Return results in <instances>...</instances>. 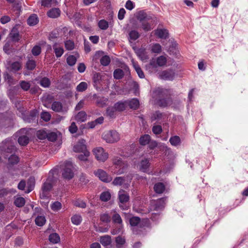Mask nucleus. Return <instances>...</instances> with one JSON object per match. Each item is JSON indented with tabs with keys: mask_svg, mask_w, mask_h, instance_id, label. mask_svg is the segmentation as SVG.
I'll list each match as a JSON object with an SVG mask.
<instances>
[{
	"mask_svg": "<svg viewBox=\"0 0 248 248\" xmlns=\"http://www.w3.org/2000/svg\"><path fill=\"white\" fill-rule=\"evenodd\" d=\"M173 95V91L170 89L157 88L153 92V97L158 99V105L162 107H166L171 105L172 99L171 97Z\"/></svg>",
	"mask_w": 248,
	"mask_h": 248,
	"instance_id": "1",
	"label": "nucleus"
},
{
	"mask_svg": "<svg viewBox=\"0 0 248 248\" xmlns=\"http://www.w3.org/2000/svg\"><path fill=\"white\" fill-rule=\"evenodd\" d=\"M102 138L106 142L113 143L118 141L120 139V134L115 130L106 131L103 133Z\"/></svg>",
	"mask_w": 248,
	"mask_h": 248,
	"instance_id": "2",
	"label": "nucleus"
},
{
	"mask_svg": "<svg viewBox=\"0 0 248 248\" xmlns=\"http://www.w3.org/2000/svg\"><path fill=\"white\" fill-rule=\"evenodd\" d=\"M95 158L99 162H104L108 157V154L101 147L94 148L93 150Z\"/></svg>",
	"mask_w": 248,
	"mask_h": 248,
	"instance_id": "3",
	"label": "nucleus"
},
{
	"mask_svg": "<svg viewBox=\"0 0 248 248\" xmlns=\"http://www.w3.org/2000/svg\"><path fill=\"white\" fill-rule=\"evenodd\" d=\"M110 214L112 215V219L113 222L120 225V227L118 230H113L111 232V234L115 235L121 232L123 227V221L120 215L115 211H111Z\"/></svg>",
	"mask_w": 248,
	"mask_h": 248,
	"instance_id": "4",
	"label": "nucleus"
},
{
	"mask_svg": "<svg viewBox=\"0 0 248 248\" xmlns=\"http://www.w3.org/2000/svg\"><path fill=\"white\" fill-rule=\"evenodd\" d=\"M17 134L19 136L18 139L19 144L22 146L26 145L29 141V134L27 130L26 129H21Z\"/></svg>",
	"mask_w": 248,
	"mask_h": 248,
	"instance_id": "5",
	"label": "nucleus"
},
{
	"mask_svg": "<svg viewBox=\"0 0 248 248\" xmlns=\"http://www.w3.org/2000/svg\"><path fill=\"white\" fill-rule=\"evenodd\" d=\"M73 165L70 162L66 163L65 168L63 169L62 175L64 179L70 180L74 176V172L73 171Z\"/></svg>",
	"mask_w": 248,
	"mask_h": 248,
	"instance_id": "6",
	"label": "nucleus"
},
{
	"mask_svg": "<svg viewBox=\"0 0 248 248\" xmlns=\"http://www.w3.org/2000/svg\"><path fill=\"white\" fill-rule=\"evenodd\" d=\"M166 201V198H162L152 202L151 205V210L156 211L162 210L165 207Z\"/></svg>",
	"mask_w": 248,
	"mask_h": 248,
	"instance_id": "7",
	"label": "nucleus"
},
{
	"mask_svg": "<svg viewBox=\"0 0 248 248\" xmlns=\"http://www.w3.org/2000/svg\"><path fill=\"white\" fill-rule=\"evenodd\" d=\"M119 200L120 201L119 206L123 210L127 209V207L125 205H123V204L128 202L129 200V196L128 193H127L124 190H121L119 191Z\"/></svg>",
	"mask_w": 248,
	"mask_h": 248,
	"instance_id": "8",
	"label": "nucleus"
},
{
	"mask_svg": "<svg viewBox=\"0 0 248 248\" xmlns=\"http://www.w3.org/2000/svg\"><path fill=\"white\" fill-rule=\"evenodd\" d=\"M94 173L100 180L106 183L110 182L112 179L110 176L108 175L106 171L101 169H99L97 171H94Z\"/></svg>",
	"mask_w": 248,
	"mask_h": 248,
	"instance_id": "9",
	"label": "nucleus"
},
{
	"mask_svg": "<svg viewBox=\"0 0 248 248\" xmlns=\"http://www.w3.org/2000/svg\"><path fill=\"white\" fill-rule=\"evenodd\" d=\"M174 77V73L172 70H164L159 73L160 78L164 80H171Z\"/></svg>",
	"mask_w": 248,
	"mask_h": 248,
	"instance_id": "10",
	"label": "nucleus"
},
{
	"mask_svg": "<svg viewBox=\"0 0 248 248\" xmlns=\"http://www.w3.org/2000/svg\"><path fill=\"white\" fill-rule=\"evenodd\" d=\"M113 163L116 167L120 169L116 172L118 174H122L124 173V169L125 167L124 164L121 158L119 157H115L113 159Z\"/></svg>",
	"mask_w": 248,
	"mask_h": 248,
	"instance_id": "11",
	"label": "nucleus"
},
{
	"mask_svg": "<svg viewBox=\"0 0 248 248\" xmlns=\"http://www.w3.org/2000/svg\"><path fill=\"white\" fill-rule=\"evenodd\" d=\"M86 141L83 139L78 140L77 144L74 146L73 150L75 152H81L87 150Z\"/></svg>",
	"mask_w": 248,
	"mask_h": 248,
	"instance_id": "12",
	"label": "nucleus"
},
{
	"mask_svg": "<svg viewBox=\"0 0 248 248\" xmlns=\"http://www.w3.org/2000/svg\"><path fill=\"white\" fill-rule=\"evenodd\" d=\"M52 187V179L51 178H48L46 181L44 182L42 187V189L43 191L42 196H45V193L50 190Z\"/></svg>",
	"mask_w": 248,
	"mask_h": 248,
	"instance_id": "13",
	"label": "nucleus"
},
{
	"mask_svg": "<svg viewBox=\"0 0 248 248\" xmlns=\"http://www.w3.org/2000/svg\"><path fill=\"white\" fill-rule=\"evenodd\" d=\"M21 68V63L18 62H15L11 63L9 62L7 67L8 69H9L10 71L14 72L19 70Z\"/></svg>",
	"mask_w": 248,
	"mask_h": 248,
	"instance_id": "14",
	"label": "nucleus"
},
{
	"mask_svg": "<svg viewBox=\"0 0 248 248\" xmlns=\"http://www.w3.org/2000/svg\"><path fill=\"white\" fill-rule=\"evenodd\" d=\"M60 14L61 11L57 8H52L47 12V16L52 18L58 17L60 16Z\"/></svg>",
	"mask_w": 248,
	"mask_h": 248,
	"instance_id": "15",
	"label": "nucleus"
},
{
	"mask_svg": "<svg viewBox=\"0 0 248 248\" xmlns=\"http://www.w3.org/2000/svg\"><path fill=\"white\" fill-rule=\"evenodd\" d=\"M104 118L103 117H100L93 121L88 122L86 124V127L88 128H93L96 125L102 124Z\"/></svg>",
	"mask_w": 248,
	"mask_h": 248,
	"instance_id": "16",
	"label": "nucleus"
},
{
	"mask_svg": "<svg viewBox=\"0 0 248 248\" xmlns=\"http://www.w3.org/2000/svg\"><path fill=\"white\" fill-rule=\"evenodd\" d=\"M127 106H129L130 108L133 109H137L140 106V102L138 99L133 98L130 100L125 101Z\"/></svg>",
	"mask_w": 248,
	"mask_h": 248,
	"instance_id": "17",
	"label": "nucleus"
},
{
	"mask_svg": "<svg viewBox=\"0 0 248 248\" xmlns=\"http://www.w3.org/2000/svg\"><path fill=\"white\" fill-rule=\"evenodd\" d=\"M53 48L57 58L60 57L63 54V49L59 44L55 43L53 46Z\"/></svg>",
	"mask_w": 248,
	"mask_h": 248,
	"instance_id": "18",
	"label": "nucleus"
},
{
	"mask_svg": "<svg viewBox=\"0 0 248 248\" xmlns=\"http://www.w3.org/2000/svg\"><path fill=\"white\" fill-rule=\"evenodd\" d=\"M155 34L161 39H166L169 36L168 31L166 29H158L155 31Z\"/></svg>",
	"mask_w": 248,
	"mask_h": 248,
	"instance_id": "19",
	"label": "nucleus"
},
{
	"mask_svg": "<svg viewBox=\"0 0 248 248\" xmlns=\"http://www.w3.org/2000/svg\"><path fill=\"white\" fill-rule=\"evenodd\" d=\"M116 110L118 112H121L124 110L127 107V104L124 101H118L114 104Z\"/></svg>",
	"mask_w": 248,
	"mask_h": 248,
	"instance_id": "20",
	"label": "nucleus"
},
{
	"mask_svg": "<svg viewBox=\"0 0 248 248\" xmlns=\"http://www.w3.org/2000/svg\"><path fill=\"white\" fill-rule=\"evenodd\" d=\"M25 200L24 198L20 196H15L14 197V204L18 207H21L25 204Z\"/></svg>",
	"mask_w": 248,
	"mask_h": 248,
	"instance_id": "21",
	"label": "nucleus"
},
{
	"mask_svg": "<svg viewBox=\"0 0 248 248\" xmlns=\"http://www.w3.org/2000/svg\"><path fill=\"white\" fill-rule=\"evenodd\" d=\"M75 118L78 122H83L87 119V114L85 111H81L75 116Z\"/></svg>",
	"mask_w": 248,
	"mask_h": 248,
	"instance_id": "22",
	"label": "nucleus"
},
{
	"mask_svg": "<svg viewBox=\"0 0 248 248\" xmlns=\"http://www.w3.org/2000/svg\"><path fill=\"white\" fill-rule=\"evenodd\" d=\"M149 161L147 159L142 160L140 165V169L143 172H147L149 167Z\"/></svg>",
	"mask_w": 248,
	"mask_h": 248,
	"instance_id": "23",
	"label": "nucleus"
},
{
	"mask_svg": "<svg viewBox=\"0 0 248 248\" xmlns=\"http://www.w3.org/2000/svg\"><path fill=\"white\" fill-rule=\"evenodd\" d=\"M51 109L56 112H62L63 111L62 105L60 102L55 101L52 104Z\"/></svg>",
	"mask_w": 248,
	"mask_h": 248,
	"instance_id": "24",
	"label": "nucleus"
},
{
	"mask_svg": "<svg viewBox=\"0 0 248 248\" xmlns=\"http://www.w3.org/2000/svg\"><path fill=\"white\" fill-rule=\"evenodd\" d=\"M39 19L38 16L35 14L31 15L28 19V24L30 26H34L38 23Z\"/></svg>",
	"mask_w": 248,
	"mask_h": 248,
	"instance_id": "25",
	"label": "nucleus"
},
{
	"mask_svg": "<svg viewBox=\"0 0 248 248\" xmlns=\"http://www.w3.org/2000/svg\"><path fill=\"white\" fill-rule=\"evenodd\" d=\"M154 189L156 193L161 194L164 191L165 186L162 183H157L155 185Z\"/></svg>",
	"mask_w": 248,
	"mask_h": 248,
	"instance_id": "26",
	"label": "nucleus"
},
{
	"mask_svg": "<svg viewBox=\"0 0 248 248\" xmlns=\"http://www.w3.org/2000/svg\"><path fill=\"white\" fill-rule=\"evenodd\" d=\"M117 112L118 111L116 109L114 105L113 106L108 107L106 110L107 115L110 118L115 117Z\"/></svg>",
	"mask_w": 248,
	"mask_h": 248,
	"instance_id": "27",
	"label": "nucleus"
},
{
	"mask_svg": "<svg viewBox=\"0 0 248 248\" xmlns=\"http://www.w3.org/2000/svg\"><path fill=\"white\" fill-rule=\"evenodd\" d=\"M100 242L104 246H109L111 242V237L109 235L102 236L100 237Z\"/></svg>",
	"mask_w": 248,
	"mask_h": 248,
	"instance_id": "28",
	"label": "nucleus"
},
{
	"mask_svg": "<svg viewBox=\"0 0 248 248\" xmlns=\"http://www.w3.org/2000/svg\"><path fill=\"white\" fill-rule=\"evenodd\" d=\"M35 185V179L34 177H30L27 182L28 189L26 193H29L32 191Z\"/></svg>",
	"mask_w": 248,
	"mask_h": 248,
	"instance_id": "29",
	"label": "nucleus"
},
{
	"mask_svg": "<svg viewBox=\"0 0 248 248\" xmlns=\"http://www.w3.org/2000/svg\"><path fill=\"white\" fill-rule=\"evenodd\" d=\"M151 22L152 20L150 19V20H146L140 23L141 24V27L144 31H148L152 29Z\"/></svg>",
	"mask_w": 248,
	"mask_h": 248,
	"instance_id": "30",
	"label": "nucleus"
},
{
	"mask_svg": "<svg viewBox=\"0 0 248 248\" xmlns=\"http://www.w3.org/2000/svg\"><path fill=\"white\" fill-rule=\"evenodd\" d=\"M5 144L4 142H2L0 145V148L2 149V150H4V152L6 153H13L15 151V147L13 145H6L5 146L6 147V149L5 148V147L3 146L4 144Z\"/></svg>",
	"mask_w": 248,
	"mask_h": 248,
	"instance_id": "31",
	"label": "nucleus"
},
{
	"mask_svg": "<svg viewBox=\"0 0 248 248\" xmlns=\"http://www.w3.org/2000/svg\"><path fill=\"white\" fill-rule=\"evenodd\" d=\"M150 141V136L146 134L141 136L139 140L140 143L142 145H145L149 143Z\"/></svg>",
	"mask_w": 248,
	"mask_h": 248,
	"instance_id": "32",
	"label": "nucleus"
},
{
	"mask_svg": "<svg viewBox=\"0 0 248 248\" xmlns=\"http://www.w3.org/2000/svg\"><path fill=\"white\" fill-rule=\"evenodd\" d=\"M81 154L77 156V157L81 161H87L90 155V152L88 150L80 152Z\"/></svg>",
	"mask_w": 248,
	"mask_h": 248,
	"instance_id": "33",
	"label": "nucleus"
},
{
	"mask_svg": "<svg viewBox=\"0 0 248 248\" xmlns=\"http://www.w3.org/2000/svg\"><path fill=\"white\" fill-rule=\"evenodd\" d=\"M46 221L45 217L42 216H38L35 219V224L39 226H43L45 224Z\"/></svg>",
	"mask_w": 248,
	"mask_h": 248,
	"instance_id": "34",
	"label": "nucleus"
},
{
	"mask_svg": "<svg viewBox=\"0 0 248 248\" xmlns=\"http://www.w3.org/2000/svg\"><path fill=\"white\" fill-rule=\"evenodd\" d=\"M170 144L172 146H176L180 144L181 140L179 137L177 136H174L171 137L169 140Z\"/></svg>",
	"mask_w": 248,
	"mask_h": 248,
	"instance_id": "35",
	"label": "nucleus"
},
{
	"mask_svg": "<svg viewBox=\"0 0 248 248\" xmlns=\"http://www.w3.org/2000/svg\"><path fill=\"white\" fill-rule=\"evenodd\" d=\"M49 240L53 244H56L60 241V238L57 233H53L50 234Z\"/></svg>",
	"mask_w": 248,
	"mask_h": 248,
	"instance_id": "36",
	"label": "nucleus"
},
{
	"mask_svg": "<svg viewBox=\"0 0 248 248\" xmlns=\"http://www.w3.org/2000/svg\"><path fill=\"white\" fill-rule=\"evenodd\" d=\"M138 20L140 22H142L146 20H150V18L147 16L143 12H140L137 16Z\"/></svg>",
	"mask_w": 248,
	"mask_h": 248,
	"instance_id": "37",
	"label": "nucleus"
},
{
	"mask_svg": "<svg viewBox=\"0 0 248 248\" xmlns=\"http://www.w3.org/2000/svg\"><path fill=\"white\" fill-rule=\"evenodd\" d=\"M124 76L123 71L121 69H116L113 73V76L114 78L117 79H121Z\"/></svg>",
	"mask_w": 248,
	"mask_h": 248,
	"instance_id": "38",
	"label": "nucleus"
},
{
	"mask_svg": "<svg viewBox=\"0 0 248 248\" xmlns=\"http://www.w3.org/2000/svg\"><path fill=\"white\" fill-rule=\"evenodd\" d=\"M88 88V84L86 82H80L76 88L78 92H83L85 91Z\"/></svg>",
	"mask_w": 248,
	"mask_h": 248,
	"instance_id": "39",
	"label": "nucleus"
},
{
	"mask_svg": "<svg viewBox=\"0 0 248 248\" xmlns=\"http://www.w3.org/2000/svg\"><path fill=\"white\" fill-rule=\"evenodd\" d=\"M81 221L82 217L79 215H75L71 217V221L75 225H79Z\"/></svg>",
	"mask_w": 248,
	"mask_h": 248,
	"instance_id": "40",
	"label": "nucleus"
},
{
	"mask_svg": "<svg viewBox=\"0 0 248 248\" xmlns=\"http://www.w3.org/2000/svg\"><path fill=\"white\" fill-rule=\"evenodd\" d=\"M157 63L158 66H164L167 62V59L164 56H161L156 58Z\"/></svg>",
	"mask_w": 248,
	"mask_h": 248,
	"instance_id": "41",
	"label": "nucleus"
},
{
	"mask_svg": "<svg viewBox=\"0 0 248 248\" xmlns=\"http://www.w3.org/2000/svg\"><path fill=\"white\" fill-rule=\"evenodd\" d=\"M51 208L53 211H58L60 210L62 207V205L59 202H55L51 205Z\"/></svg>",
	"mask_w": 248,
	"mask_h": 248,
	"instance_id": "42",
	"label": "nucleus"
},
{
	"mask_svg": "<svg viewBox=\"0 0 248 248\" xmlns=\"http://www.w3.org/2000/svg\"><path fill=\"white\" fill-rule=\"evenodd\" d=\"M116 246L118 248L123 246L125 243V239L124 237L119 236L116 238Z\"/></svg>",
	"mask_w": 248,
	"mask_h": 248,
	"instance_id": "43",
	"label": "nucleus"
},
{
	"mask_svg": "<svg viewBox=\"0 0 248 248\" xmlns=\"http://www.w3.org/2000/svg\"><path fill=\"white\" fill-rule=\"evenodd\" d=\"M158 66V64L157 63V60L156 59H152L150 63L146 66L147 69H150L151 68H155Z\"/></svg>",
	"mask_w": 248,
	"mask_h": 248,
	"instance_id": "44",
	"label": "nucleus"
},
{
	"mask_svg": "<svg viewBox=\"0 0 248 248\" xmlns=\"http://www.w3.org/2000/svg\"><path fill=\"white\" fill-rule=\"evenodd\" d=\"M110 62V59L109 56L105 55L103 56L100 59V63L104 66L108 65Z\"/></svg>",
	"mask_w": 248,
	"mask_h": 248,
	"instance_id": "45",
	"label": "nucleus"
},
{
	"mask_svg": "<svg viewBox=\"0 0 248 248\" xmlns=\"http://www.w3.org/2000/svg\"><path fill=\"white\" fill-rule=\"evenodd\" d=\"M129 39L130 40L135 41L139 37L140 35L137 31L135 30H132L131 31H130L129 33Z\"/></svg>",
	"mask_w": 248,
	"mask_h": 248,
	"instance_id": "46",
	"label": "nucleus"
},
{
	"mask_svg": "<svg viewBox=\"0 0 248 248\" xmlns=\"http://www.w3.org/2000/svg\"><path fill=\"white\" fill-rule=\"evenodd\" d=\"M110 194L108 192H104L100 195V198L101 201L107 202L110 199Z\"/></svg>",
	"mask_w": 248,
	"mask_h": 248,
	"instance_id": "47",
	"label": "nucleus"
},
{
	"mask_svg": "<svg viewBox=\"0 0 248 248\" xmlns=\"http://www.w3.org/2000/svg\"><path fill=\"white\" fill-rule=\"evenodd\" d=\"M98 26L101 30H107L108 27V22L105 20H101L98 22Z\"/></svg>",
	"mask_w": 248,
	"mask_h": 248,
	"instance_id": "48",
	"label": "nucleus"
},
{
	"mask_svg": "<svg viewBox=\"0 0 248 248\" xmlns=\"http://www.w3.org/2000/svg\"><path fill=\"white\" fill-rule=\"evenodd\" d=\"M140 218L136 217H131L129 220L130 224L132 226H137L140 223Z\"/></svg>",
	"mask_w": 248,
	"mask_h": 248,
	"instance_id": "49",
	"label": "nucleus"
},
{
	"mask_svg": "<svg viewBox=\"0 0 248 248\" xmlns=\"http://www.w3.org/2000/svg\"><path fill=\"white\" fill-rule=\"evenodd\" d=\"M36 66L35 62L32 60H29L26 63V68L32 70L35 68Z\"/></svg>",
	"mask_w": 248,
	"mask_h": 248,
	"instance_id": "50",
	"label": "nucleus"
},
{
	"mask_svg": "<svg viewBox=\"0 0 248 248\" xmlns=\"http://www.w3.org/2000/svg\"><path fill=\"white\" fill-rule=\"evenodd\" d=\"M41 48L39 45L35 46L31 50L32 54L35 56L39 55L41 53Z\"/></svg>",
	"mask_w": 248,
	"mask_h": 248,
	"instance_id": "51",
	"label": "nucleus"
},
{
	"mask_svg": "<svg viewBox=\"0 0 248 248\" xmlns=\"http://www.w3.org/2000/svg\"><path fill=\"white\" fill-rule=\"evenodd\" d=\"M77 62V58L73 55H70L67 58V62L70 66L74 65Z\"/></svg>",
	"mask_w": 248,
	"mask_h": 248,
	"instance_id": "52",
	"label": "nucleus"
},
{
	"mask_svg": "<svg viewBox=\"0 0 248 248\" xmlns=\"http://www.w3.org/2000/svg\"><path fill=\"white\" fill-rule=\"evenodd\" d=\"M10 36L13 42H17L19 40V34L17 32L12 31L10 33Z\"/></svg>",
	"mask_w": 248,
	"mask_h": 248,
	"instance_id": "53",
	"label": "nucleus"
},
{
	"mask_svg": "<svg viewBox=\"0 0 248 248\" xmlns=\"http://www.w3.org/2000/svg\"><path fill=\"white\" fill-rule=\"evenodd\" d=\"M40 85L44 87H48L50 84L49 79L46 78H43L40 81Z\"/></svg>",
	"mask_w": 248,
	"mask_h": 248,
	"instance_id": "54",
	"label": "nucleus"
},
{
	"mask_svg": "<svg viewBox=\"0 0 248 248\" xmlns=\"http://www.w3.org/2000/svg\"><path fill=\"white\" fill-rule=\"evenodd\" d=\"M111 217L107 213H104L100 216V220L104 222H109L110 221Z\"/></svg>",
	"mask_w": 248,
	"mask_h": 248,
	"instance_id": "55",
	"label": "nucleus"
},
{
	"mask_svg": "<svg viewBox=\"0 0 248 248\" xmlns=\"http://www.w3.org/2000/svg\"><path fill=\"white\" fill-rule=\"evenodd\" d=\"M151 50L153 53H158L161 51V46L158 44H155L152 46Z\"/></svg>",
	"mask_w": 248,
	"mask_h": 248,
	"instance_id": "56",
	"label": "nucleus"
},
{
	"mask_svg": "<svg viewBox=\"0 0 248 248\" xmlns=\"http://www.w3.org/2000/svg\"><path fill=\"white\" fill-rule=\"evenodd\" d=\"M124 182V179L123 177H117L114 179L113 181L112 182V184L115 186H120Z\"/></svg>",
	"mask_w": 248,
	"mask_h": 248,
	"instance_id": "57",
	"label": "nucleus"
},
{
	"mask_svg": "<svg viewBox=\"0 0 248 248\" xmlns=\"http://www.w3.org/2000/svg\"><path fill=\"white\" fill-rule=\"evenodd\" d=\"M75 46L74 43L71 40H68L65 42V47L67 50H72Z\"/></svg>",
	"mask_w": 248,
	"mask_h": 248,
	"instance_id": "58",
	"label": "nucleus"
},
{
	"mask_svg": "<svg viewBox=\"0 0 248 248\" xmlns=\"http://www.w3.org/2000/svg\"><path fill=\"white\" fill-rule=\"evenodd\" d=\"M20 84L21 88L24 91L28 90L31 87L30 82L25 81H21Z\"/></svg>",
	"mask_w": 248,
	"mask_h": 248,
	"instance_id": "59",
	"label": "nucleus"
},
{
	"mask_svg": "<svg viewBox=\"0 0 248 248\" xmlns=\"http://www.w3.org/2000/svg\"><path fill=\"white\" fill-rule=\"evenodd\" d=\"M162 116H163V114L162 113L160 112L159 111H156L152 116L151 120L152 121L156 120H160L161 119Z\"/></svg>",
	"mask_w": 248,
	"mask_h": 248,
	"instance_id": "60",
	"label": "nucleus"
},
{
	"mask_svg": "<svg viewBox=\"0 0 248 248\" xmlns=\"http://www.w3.org/2000/svg\"><path fill=\"white\" fill-rule=\"evenodd\" d=\"M41 117L45 121L47 122L50 120L51 115L47 112H43L41 113Z\"/></svg>",
	"mask_w": 248,
	"mask_h": 248,
	"instance_id": "61",
	"label": "nucleus"
},
{
	"mask_svg": "<svg viewBox=\"0 0 248 248\" xmlns=\"http://www.w3.org/2000/svg\"><path fill=\"white\" fill-rule=\"evenodd\" d=\"M11 48V42L10 41L7 42L3 46V50L7 54L10 53Z\"/></svg>",
	"mask_w": 248,
	"mask_h": 248,
	"instance_id": "62",
	"label": "nucleus"
},
{
	"mask_svg": "<svg viewBox=\"0 0 248 248\" xmlns=\"http://www.w3.org/2000/svg\"><path fill=\"white\" fill-rule=\"evenodd\" d=\"M74 204L75 206L77 207H80L82 208H85L86 206V203L80 200L75 201L74 202Z\"/></svg>",
	"mask_w": 248,
	"mask_h": 248,
	"instance_id": "63",
	"label": "nucleus"
},
{
	"mask_svg": "<svg viewBox=\"0 0 248 248\" xmlns=\"http://www.w3.org/2000/svg\"><path fill=\"white\" fill-rule=\"evenodd\" d=\"M152 131L154 134L157 135L162 132V129L160 125H155L153 127Z\"/></svg>",
	"mask_w": 248,
	"mask_h": 248,
	"instance_id": "64",
	"label": "nucleus"
}]
</instances>
